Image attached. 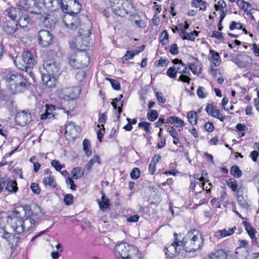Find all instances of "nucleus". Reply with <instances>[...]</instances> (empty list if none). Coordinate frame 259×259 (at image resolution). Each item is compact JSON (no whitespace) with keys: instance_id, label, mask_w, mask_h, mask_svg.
<instances>
[{"instance_id":"obj_16","label":"nucleus","mask_w":259,"mask_h":259,"mask_svg":"<svg viewBox=\"0 0 259 259\" xmlns=\"http://www.w3.org/2000/svg\"><path fill=\"white\" fill-rule=\"evenodd\" d=\"M80 128L75 125V123L72 121H67L65 127V133H68L71 138L74 139L78 136Z\"/></svg>"},{"instance_id":"obj_7","label":"nucleus","mask_w":259,"mask_h":259,"mask_svg":"<svg viewBox=\"0 0 259 259\" xmlns=\"http://www.w3.org/2000/svg\"><path fill=\"white\" fill-rule=\"evenodd\" d=\"M20 6L32 14L41 15V7H40V0H19Z\"/></svg>"},{"instance_id":"obj_4","label":"nucleus","mask_w":259,"mask_h":259,"mask_svg":"<svg viewBox=\"0 0 259 259\" xmlns=\"http://www.w3.org/2000/svg\"><path fill=\"white\" fill-rule=\"evenodd\" d=\"M138 249L126 242H121L114 247V254L117 259H141L138 255Z\"/></svg>"},{"instance_id":"obj_25","label":"nucleus","mask_w":259,"mask_h":259,"mask_svg":"<svg viewBox=\"0 0 259 259\" xmlns=\"http://www.w3.org/2000/svg\"><path fill=\"white\" fill-rule=\"evenodd\" d=\"M42 183L46 187H49L51 189H54L57 186L54 177L51 175L45 177L43 179Z\"/></svg>"},{"instance_id":"obj_45","label":"nucleus","mask_w":259,"mask_h":259,"mask_svg":"<svg viewBox=\"0 0 259 259\" xmlns=\"http://www.w3.org/2000/svg\"><path fill=\"white\" fill-rule=\"evenodd\" d=\"M147 116L148 120L151 121H153L157 118L158 114L156 110H151L148 112Z\"/></svg>"},{"instance_id":"obj_27","label":"nucleus","mask_w":259,"mask_h":259,"mask_svg":"<svg viewBox=\"0 0 259 259\" xmlns=\"http://www.w3.org/2000/svg\"><path fill=\"white\" fill-rule=\"evenodd\" d=\"M209 257L210 259H227V252L225 249H219L210 253Z\"/></svg>"},{"instance_id":"obj_49","label":"nucleus","mask_w":259,"mask_h":259,"mask_svg":"<svg viewBox=\"0 0 259 259\" xmlns=\"http://www.w3.org/2000/svg\"><path fill=\"white\" fill-rule=\"evenodd\" d=\"M214 237L218 239H221L227 236V230L226 229L219 230L214 233Z\"/></svg>"},{"instance_id":"obj_17","label":"nucleus","mask_w":259,"mask_h":259,"mask_svg":"<svg viewBox=\"0 0 259 259\" xmlns=\"http://www.w3.org/2000/svg\"><path fill=\"white\" fill-rule=\"evenodd\" d=\"M205 110L209 115L217 118L222 121H224L225 118V116H223L220 110L212 104H207Z\"/></svg>"},{"instance_id":"obj_48","label":"nucleus","mask_w":259,"mask_h":259,"mask_svg":"<svg viewBox=\"0 0 259 259\" xmlns=\"http://www.w3.org/2000/svg\"><path fill=\"white\" fill-rule=\"evenodd\" d=\"M86 76L85 72L83 70H79L77 72L75 75V78L78 82H81Z\"/></svg>"},{"instance_id":"obj_57","label":"nucleus","mask_w":259,"mask_h":259,"mask_svg":"<svg viewBox=\"0 0 259 259\" xmlns=\"http://www.w3.org/2000/svg\"><path fill=\"white\" fill-rule=\"evenodd\" d=\"M108 80L110 81L112 87L115 90H119L120 88L119 83L116 80L113 79H108L107 78Z\"/></svg>"},{"instance_id":"obj_33","label":"nucleus","mask_w":259,"mask_h":259,"mask_svg":"<svg viewBox=\"0 0 259 259\" xmlns=\"http://www.w3.org/2000/svg\"><path fill=\"white\" fill-rule=\"evenodd\" d=\"M225 195H226V192H225V191H223V193L222 194V196L220 198V201L218 203H217V199H212L211 201V203L213 205L215 204L216 207H217L218 208H221V205H223L224 207H226V206L227 205V201H224V200L225 198Z\"/></svg>"},{"instance_id":"obj_1","label":"nucleus","mask_w":259,"mask_h":259,"mask_svg":"<svg viewBox=\"0 0 259 259\" xmlns=\"http://www.w3.org/2000/svg\"><path fill=\"white\" fill-rule=\"evenodd\" d=\"M5 79L8 89L13 94L24 93L29 90L30 85L22 74L14 71L9 72Z\"/></svg>"},{"instance_id":"obj_24","label":"nucleus","mask_w":259,"mask_h":259,"mask_svg":"<svg viewBox=\"0 0 259 259\" xmlns=\"http://www.w3.org/2000/svg\"><path fill=\"white\" fill-rule=\"evenodd\" d=\"M8 16L12 19L13 21H17L16 19L19 18L22 14L20 9L14 7L8 8L7 10Z\"/></svg>"},{"instance_id":"obj_38","label":"nucleus","mask_w":259,"mask_h":259,"mask_svg":"<svg viewBox=\"0 0 259 259\" xmlns=\"http://www.w3.org/2000/svg\"><path fill=\"white\" fill-rule=\"evenodd\" d=\"M197 113L196 112L192 111L189 112L187 114V118L189 123L192 125H195L197 123Z\"/></svg>"},{"instance_id":"obj_9","label":"nucleus","mask_w":259,"mask_h":259,"mask_svg":"<svg viewBox=\"0 0 259 259\" xmlns=\"http://www.w3.org/2000/svg\"><path fill=\"white\" fill-rule=\"evenodd\" d=\"M63 21L67 28L76 29L80 25V20L77 15L73 14H65Z\"/></svg>"},{"instance_id":"obj_58","label":"nucleus","mask_w":259,"mask_h":259,"mask_svg":"<svg viewBox=\"0 0 259 259\" xmlns=\"http://www.w3.org/2000/svg\"><path fill=\"white\" fill-rule=\"evenodd\" d=\"M188 75L186 74H181L178 80L189 83L191 79Z\"/></svg>"},{"instance_id":"obj_10","label":"nucleus","mask_w":259,"mask_h":259,"mask_svg":"<svg viewBox=\"0 0 259 259\" xmlns=\"http://www.w3.org/2000/svg\"><path fill=\"white\" fill-rule=\"evenodd\" d=\"M22 61L24 63L23 67H19V68L26 72H28L29 70L32 68L35 63L33 55L29 51L24 52L22 53Z\"/></svg>"},{"instance_id":"obj_62","label":"nucleus","mask_w":259,"mask_h":259,"mask_svg":"<svg viewBox=\"0 0 259 259\" xmlns=\"http://www.w3.org/2000/svg\"><path fill=\"white\" fill-rule=\"evenodd\" d=\"M107 115L106 113L101 114L99 116L98 122L101 124V125L103 127V124L106 122V119Z\"/></svg>"},{"instance_id":"obj_40","label":"nucleus","mask_w":259,"mask_h":259,"mask_svg":"<svg viewBox=\"0 0 259 259\" xmlns=\"http://www.w3.org/2000/svg\"><path fill=\"white\" fill-rule=\"evenodd\" d=\"M42 22L47 27H52L54 26L56 22L51 19L50 15H47L43 17Z\"/></svg>"},{"instance_id":"obj_12","label":"nucleus","mask_w":259,"mask_h":259,"mask_svg":"<svg viewBox=\"0 0 259 259\" xmlns=\"http://www.w3.org/2000/svg\"><path fill=\"white\" fill-rule=\"evenodd\" d=\"M74 92L73 88H63L59 91V97L65 100H73L76 97V94Z\"/></svg>"},{"instance_id":"obj_3","label":"nucleus","mask_w":259,"mask_h":259,"mask_svg":"<svg viewBox=\"0 0 259 259\" xmlns=\"http://www.w3.org/2000/svg\"><path fill=\"white\" fill-rule=\"evenodd\" d=\"M44 68L48 72L47 74L41 75L42 80L44 84L48 88H53L56 85V79L54 75L58 73L60 66L53 60H46L43 64Z\"/></svg>"},{"instance_id":"obj_35","label":"nucleus","mask_w":259,"mask_h":259,"mask_svg":"<svg viewBox=\"0 0 259 259\" xmlns=\"http://www.w3.org/2000/svg\"><path fill=\"white\" fill-rule=\"evenodd\" d=\"M230 172L231 175L236 178H239L242 176V171L236 165H233L230 168Z\"/></svg>"},{"instance_id":"obj_54","label":"nucleus","mask_w":259,"mask_h":259,"mask_svg":"<svg viewBox=\"0 0 259 259\" xmlns=\"http://www.w3.org/2000/svg\"><path fill=\"white\" fill-rule=\"evenodd\" d=\"M73 196L72 194H68L65 195L64 202L67 205H70L73 203Z\"/></svg>"},{"instance_id":"obj_53","label":"nucleus","mask_w":259,"mask_h":259,"mask_svg":"<svg viewBox=\"0 0 259 259\" xmlns=\"http://www.w3.org/2000/svg\"><path fill=\"white\" fill-rule=\"evenodd\" d=\"M52 165L57 171L60 170L62 168L65 167L64 165L61 164L58 160H53L51 162Z\"/></svg>"},{"instance_id":"obj_21","label":"nucleus","mask_w":259,"mask_h":259,"mask_svg":"<svg viewBox=\"0 0 259 259\" xmlns=\"http://www.w3.org/2000/svg\"><path fill=\"white\" fill-rule=\"evenodd\" d=\"M8 222H10L11 227L16 233L19 235L24 232L22 220H17L16 221L9 220Z\"/></svg>"},{"instance_id":"obj_39","label":"nucleus","mask_w":259,"mask_h":259,"mask_svg":"<svg viewBox=\"0 0 259 259\" xmlns=\"http://www.w3.org/2000/svg\"><path fill=\"white\" fill-rule=\"evenodd\" d=\"M245 229L250 238L252 239H256V234L257 232L249 224H245Z\"/></svg>"},{"instance_id":"obj_22","label":"nucleus","mask_w":259,"mask_h":259,"mask_svg":"<svg viewBox=\"0 0 259 259\" xmlns=\"http://www.w3.org/2000/svg\"><path fill=\"white\" fill-rule=\"evenodd\" d=\"M45 7L51 11H55L59 9L60 6L59 0H43Z\"/></svg>"},{"instance_id":"obj_37","label":"nucleus","mask_w":259,"mask_h":259,"mask_svg":"<svg viewBox=\"0 0 259 259\" xmlns=\"http://www.w3.org/2000/svg\"><path fill=\"white\" fill-rule=\"evenodd\" d=\"M228 186L234 192H237L238 191V182L234 179H230L228 180Z\"/></svg>"},{"instance_id":"obj_60","label":"nucleus","mask_w":259,"mask_h":259,"mask_svg":"<svg viewBox=\"0 0 259 259\" xmlns=\"http://www.w3.org/2000/svg\"><path fill=\"white\" fill-rule=\"evenodd\" d=\"M66 183H67V185H70V189H71V190H75V189L76 188V186L74 182L72 180V178H71L70 177L67 178V179H66Z\"/></svg>"},{"instance_id":"obj_19","label":"nucleus","mask_w":259,"mask_h":259,"mask_svg":"<svg viewBox=\"0 0 259 259\" xmlns=\"http://www.w3.org/2000/svg\"><path fill=\"white\" fill-rule=\"evenodd\" d=\"M177 73L190 74L189 69L181 60L175 59L172 61Z\"/></svg>"},{"instance_id":"obj_23","label":"nucleus","mask_w":259,"mask_h":259,"mask_svg":"<svg viewBox=\"0 0 259 259\" xmlns=\"http://www.w3.org/2000/svg\"><path fill=\"white\" fill-rule=\"evenodd\" d=\"M101 193L102 194V201H100L99 199H97V201L98 202L100 209L102 211H104L105 209L109 207L110 201L109 199L107 197H106L103 191H101Z\"/></svg>"},{"instance_id":"obj_34","label":"nucleus","mask_w":259,"mask_h":259,"mask_svg":"<svg viewBox=\"0 0 259 259\" xmlns=\"http://www.w3.org/2000/svg\"><path fill=\"white\" fill-rule=\"evenodd\" d=\"M209 52L211 55L210 61L213 63L214 66L217 67L219 66L221 61L219 54L215 52L213 50H210Z\"/></svg>"},{"instance_id":"obj_5","label":"nucleus","mask_w":259,"mask_h":259,"mask_svg":"<svg viewBox=\"0 0 259 259\" xmlns=\"http://www.w3.org/2000/svg\"><path fill=\"white\" fill-rule=\"evenodd\" d=\"M110 6L113 12L120 17L131 14L134 10L133 5L127 0H110Z\"/></svg>"},{"instance_id":"obj_46","label":"nucleus","mask_w":259,"mask_h":259,"mask_svg":"<svg viewBox=\"0 0 259 259\" xmlns=\"http://www.w3.org/2000/svg\"><path fill=\"white\" fill-rule=\"evenodd\" d=\"M197 95L200 98H205L207 95L208 93L205 92L204 88L199 87L197 90Z\"/></svg>"},{"instance_id":"obj_44","label":"nucleus","mask_w":259,"mask_h":259,"mask_svg":"<svg viewBox=\"0 0 259 259\" xmlns=\"http://www.w3.org/2000/svg\"><path fill=\"white\" fill-rule=\"evenodd\" d=\"M226 5V2L224 0H220L218 1V4L214 5V7L216 11H218L219 10L220 11V14L222 12L225 13L224 11V9Z\"/></svg>"},{"instance_id":"obj_50","label":"nucleus","mask_w":259,"mask_h":259,"mask_svg":"<svg viewBox=\"0 0 259 259\" xmlns=\"http://www.w3.org/2000/svg\"><path fill=\"white\" fill-rule=\"evenodd\" d=\"M140 170L138 167L134 168L131 173V177L132 179H137L140 176Z\"/></svg>"},{"instance_id":"obj_6","label":"nucleus","mask_w":259,"mask_h":259,"mask_svg":"<svg viewBox=\"0 0 259 259\" xmlns=\"http://www.w3.org/2000/svg\"><path fill=\"white\" fill-rule=\"evenodd\" d=\"M193 235L187 240L184 250L187 252L196 251L200 248L203 244L202 235L197 230L193 231Z\"/></svg>"},{"instance_id":"obj_15","label":"nucleus","mask_w":259,"mask_h":259,"mask_svg":"<svg viewBox=\"0 0 259 259\" xmlns=\"http://www.w3.org/2000/svg\"><path fill=\"white\" fill-rule=\"evenodd\" d=\"M181 249V247L171 243L165 246L163 251L167 257L173 258L180 253Z\"/></svg>"},{"instance_id":"obj_41","label":"nucleus","mask_w":259,"mask_h":259,"mask_svg":"<svg viewBox=\"0 0 259 259\" xmlns=\"http://www.w3.org/2000/svg\"><path fill=\"white\" fill-rule=\"evenodd\" d=\"M71 174L73 179H77L81 178L83 174L80 167H76L72 169Z\"/></svg>"},{"instance_id":"obj_20","label":"nucleus","mask_w":259,"mask_h":259,"mask_svg":"<svg viewBox=\"0 0 259 259\" xmlns=\"http://www.w3.org/2000/svg\"><path fill=\"white\" fill-rule=\"evenodd\" d=\"M46 109L45 113L41 114V119L44 120L47 118L50 119L51 118H55V115L53 113V111H54L57 107L56 106L51 104H46Z\"/></svg>"},{"instance_id":"obj_29","label":"nucleus","mask_w":259,"mask_h":259,"mask_svg":"<svg viewBox=\"0 0 259 259\" xmlns=\"http://www.w3.org/2000/svg\"><path fill=\"white\" fill-rule=\"evenodd\" d=\"M196 61H197V63L195 62L191 63L188 64V66L189 69L192 71V72L194 74L199 75L201 73V65L200 64L199 66L197 63H199L198 60L196 59Z\"/></svg>"},{"instance_id":"obj_2","label":"nucleus","mask_w":259,"mask_h":259,"mask_svg":"<svg viewBox=\"0 0 259 259\" xmlns=\"http://www.w3.org/2000/svg\"><path fill=\"white\" fill-rule=\"evenodd\" d=\"M21 209L25 212L27 216V218L23 220L24 231H32L40 223L44 213L41 212L40 207L36 204H34L32 206L26 205Z\"/></svg>"},{"instance_id":"obj_13","label":"nucleus","mask_w":259,"mask_h":259,"mask_svg":"<svg viewBox=\"0 0 259 259\" xmlns=\"http://www.w3.org/2000/svg\"><path fill=\"white\" fill-rule=\"evenodd\" d=\"M31 120L30 113L25 112L24 111L19 112L15 116L16 123L20 126H24Z\"/></svg>"},{"instance_id":"obj_63","label":"nucleus","mask_w":259,"mask_h":259,"mask_svg":"<svg viewBox=\"0 0 259 259\" xmlns=\"http://www.w3.org/2000/svg\"><path fill=\"white\" fill-rule=\"evenodd\" d=\"M134 57L132 51H127L125 55L122 57V59L123 61H127L130 59H132Z\"/></svg>"},{"instance_id":"obj_47","label":"nucleus","mask_w":259,"mask_h":259,"mask_svg":"<svg viewBox=\"0 0 259 259\" xmlns=\"http://www.w3.org/2000/svg\"><path fill=\"white\" fill-rule=\"evenodd\" d=\"M168 40V34L166 30H164L162 32L161 36L160 37V42L162 45H165Z\"/></svg>"},{"instance_id":"obj_30","label":"nucleus","mask_w":259,"mask_h":259,"mask_svg":"<svg viewBox=\"0 0 259 259\" xmlns=\"http://www.w3.org/2000/svg\"><path fill=\"white\" fill-rule=\"evenodd\" d=\"M22 208L23 207H21L18 209H14L11 215L9 217L8 222H9V220L16 221L17 220H22L21 215V211H23L21 208Z\"/></svg>"},{"instance_id":"obj_59","label":"nucleus","mask_w":259,"mask_h":259,"mask_svg":"<svg viewBox=\"0 0 259 259\" xmlns=\"http://www.w3.org/2000/svg\"><path fill=\"white\" fill-rule=\"evenodd\" d=\"M242 27L241 23H237L235 21H232L230 25V29L231 30H234L235 29H240Z\"/></svg>"},{"instance_id":"obj_52","label":"nucleus","mask_w":259,"mask_h":259,"mask_svg":"<svg viewBox=\"0 0 259 259\" xmlns=\"http://www.w3.org/2000/svg\"><path fill=\"white\" fill-rule=\"evenodd\" d=\"M166 74L170 78H175L176 77L177 73L174 66L167 69Z\"/></svg>"},{"instance_id":"obj_28","label":"nucleus","mask_w":259,"mask_h":259,"mask_svg":"<svg viewBox=\"0 0 259 259\" xmlns=\"http://www.w3.org/2000/svg\"><path fill=\"white\" fill-rule=\"evenodd\" d=\"M97 162L98 164L101 163L100 157L98 155L94 156L93 158L91 159L88 163L84 166L83 170L90 171L92 169L93 165L95 163Z\"/></svg>"},{"instance_id":"obj_14","label":"nucleus","mask_w":259,"mask_h":259,"mask_svg":"<svg viewBox=\"0 0 259 259\" xmlns=\"http://www.w3.org/2000/svg\"><path fill=\"white\" fill-rule=\"evenodd\" d=\"M193 235V233L189 232L185 236H183L181 234H178L175 233L174 234V241L172 242L174 244L181 247V248L185 249V245L187 243V239Z\"/></svg>"},{"instance_id":"obj_11","label":"nucleus","mask_w":259,"mask_h":259,"mask_svg":"<svg viewBox=\"0 0 259 259\" xmlns=\"http://www.w3.org/2000/svg\"><path fill=\"white\" fill-rule=\"evenodd\" d=\"M233 61L240 68H248L252 63L251 58L246 55H239L235 58Z\"/></svg>"},{"instance_id":"obj_64","label":"nucleus","mask_w":259,"mask_h":259,"mask_svg":"<svg viewBox=\"0 0 259 259\" xmlns=\"http://www.w3.org/2000/svg\"><path fill=\"white\" fill-rule=\"evenodd\" d=\"M157 66H166L168 64V61L167 59H160L157 61Z\"/></svg>"},{"instance_id":"obj_56","label":"nucleus","mask_w":259,"mask_h":259,"mask_svg":"<svg viewBox=\"0 0 259 259\" xmlns=\"http://www.w3.org/2000/svg\"><path fill=\"white\" fill-rule=\"evenodd\" d=\"M30 188L32 192L36 194H39L40 192V189L39 185L36 183H33L30 185Z\"/></svg>"},{"instance_id":"obj_43","label":"nucleus","mask_w":259,"mask_h":259,"mask_svg":"<svg viewBox=\"0 0 259 259\" xmlns=\"http://www.w3.org/2000/svg\"><path fill=\"white\" fill-rule=\"evenodd\" d=\"M56 248L57 250L56 251H53L51 253V257L53 259H58L60 256V253L62 251V246L60 243L56 245Z\"/></svg>"},{"instance_id":"obj_42","label":"nucleus","mask_w":259,"mask_h":259,"mask_svg":"<svg viewBox=\"0 0 259 259\" xmlns=\"http://www.w3.org/2000/svg\"><path fill=\"white\" fill-rule=\"evenodd\" d=\"M119 101L118 100V99L117 98H114L112 100V102L111 103V104L112 105L113 108L116 110L117 109V113H118V118L119 117V114L122 112V109H121V107L122 106V103H120V106H119V105H117V103L119 102Z\"/></svg>"},{"instance_id":"obj_61","label":"nucleus","mask_w":259,"mask_h":259,"mask_svg":"<svg viewBox=\"0 0 259 259\" xmlns=\"http://www.w3.org/2000/svg\"><path fill=\"white\" fill-rule=\"evenodd\" d=\"M170 52L172 55H177L179 53V49L178 45L176 44H174L170 46Z\"/></svg>"},{"instance_id":"obj_51","label":"nucleus","mask_w":259,"mask_h":259,"mask_svg":"<svg viewBox=\"0 0 259 259\" xmlns=\"http://www.w3.org/2000/svg\"><path fill=\"white\" fill-rule=\"evenodd\" d=\"M74 6L75 7V8L74 9V10L76 11L74 12V11H71L70 13L77 15V14L80 11L81 9V6L77 0H74Z\"/></svg>"},{"instance_id":"obj_31","label":"nucleus","mask_w":259,"mask_h":259,"mask_svg":"<svg viewBox=\"0 0 259 259\" xmlns=\"http://www.w3.org/2000/svg\"><path fill=\"white\" fill-rule=\"evenodd\" d=\"M30 18L26 15H22L19 18L18 24L20 25L21 27L25 28L28 27V24L30 22Z\"/></svg>"},{"instance_id":"obj_36","label":"nucleus","mask_w":259,"mask_h":259,"mask_svg":"<svg viewBox=\"0 0 259 259\" xmlns=\"http://www.w3.org/2000/svg\"><path fill=\"white\" fill-rule=\"evenodd\" d=\"M91 145L90 141L88 139H84L83 141V150L85 154L87 156H90L92 154V151L91 150Z\"/></svg>"},{"instance_id":"obj_8","label":"nucleus","mask_w":259,"mask_h":259,"mask_svg":"<svg viewBox=\"0 0 259 259\" xmlns=\"http://www.w3.org/2000/svg\"><path fill=\"white\" fill-rule=\"evenodd\" d=\"M37 37L38 44L41 47H48L53 42L52 34L48 30L39 31Z\"/></svg>"},{"instance_id":"obj_32","label":"nucleus","mask_w":259,"mask_h":259,"mask_svg":"<svg viewBox=\"0 0 259 259\" xmlns=\"http://www.w3.org/2000/svg\"><path fill=\"white\" fill-rule=\"evenodd\" d=\"M7 182L6 189L10 192L15 193L17 191L18 188L16 181L13 180H9Z\"/></svg>"},{"instance_id":"obj_26","label":"nucleus","mask_w":259,"mask_h":259,"mask_svg":"<svg viewBox=\"0 0 259 259\" xmlns=\"http://www.w3.org/2000/svg\"><path fill=\"white\" fill-rule=\"evenodd\" d=\"M237 5L247 14H250L252 10L251 5L243 0H237Z\"/></svg>"},{"instance_id":"obj_18","label":"nucleus","mask_w":259,"mask_h":259,"mask_svg":"<svg viewBox=\"0 0 259 259\" xmlns=\"http://www.w3.org/2000/svg\"><path fill=\"white\" fill-rule=\"evenodd\" d=\"M17 21H7L3 25L4 31L7 35H11L15 33L17 30Z\"/></svg>"},{"instance_id":"obj_55","label":"nucleus","mask_w":259,"mask_h":259,"mask_svg":"<svg viewBox=\"0 0 259 259\" xmlns=\"http://www.w3.org/2000/svg\"><path fill=\"white\" fill-rule=\"evenodd\" d=\"M151 123L147 122H141L138 124L139 127H143L145 131L147 132H150V125Z\"/></svg>"}]
</instances>
